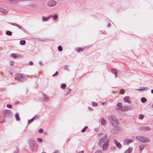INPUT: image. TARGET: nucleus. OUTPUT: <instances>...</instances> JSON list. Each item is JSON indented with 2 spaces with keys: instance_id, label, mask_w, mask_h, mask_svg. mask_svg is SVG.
I'll return each instance as SVG.
<instances>
[{
  "instance_id": "nucleus-1",
  "label": "nucleus",
  "mask_w": 153,
  "mask_h": 153,
  "mask_svg": "<svg viewBox=\"0 0 153 153\" xmlns=\"http://www.w3.org/2000/svg\"><path fill=\"white\" fill-rule=\"evenodd\" d=\"M104 137L101 139L99 142V145L100 146L102 147L104 150H105L108 149V139L107 138L106 134L104 135Z\"/></svg>"
},
{
  "instance_id": "nucleus-2",
  "label": "nucleus",
  "mask_w": 153,
  "mask_h": 153,
  "mask_svg": "<svg viewBox=\"0 0 153 153\" xmlns=\"http://www.w3.org/2000/svg\"><path fill=\"white\" fill-rule=\"evenodd\" d=\"M108 120L109 123L112 126H117L119 123L116 117L113 115H110L108 117Z\"/></svg>"
},
{
  "instance_id": "nucleus-3",
  "label": "nucleus",
  "mask_w": 153,
  "mask_h": 153,
  "mask_svg": "<svg viewBox=\"0 0 153 153\" xmlns=\"http://www.w3.org/2000/svg\"><path fill=\"white\" fill-rule=\"evenodd\" d=\"M136 138L143 143H147L150 142V139L149 138L142 136H137L136 137Z\"/></svg>"
},
{
  "instance_id": "nucleus-4",
  "label": "nucleus",
  "mask_w": 153,
  "mask_h": 153,
  "mask_svg": "<svg viewBox=\"0 0 153 153\" xmlns=\"http://www.w3.org/2000/svg\"><path fill=\"white\" fill-rule=\"evenodd\" d=\"M18 80L20 81H24L27 79V77L24 74H20V73H17L16 74V77Z\"/></svg>"
},
{
  "instance_id": "nucleus-5",
  "label": "nucleus",
  "mask_w": 153,
  "mask_h": 153,
  "mask_svg": "<svg viewBox=\"0 0 153 153\" xmlns=\"http://www.w3.org/2000/svg\"><path fill=\"white\" fill-rule=\"evenodd\" d=\"M28 145L30 150L31 151H33L36 144L34 140L29 139L28 140Z\"/></svg>"
},
{
  "instance_id": "nucleus-6",
  "label": "nucleus",
  "mask_w": 153,
  "mask_h": 153,
  "mask_svg": "<svg viewBox=\"0 0 153 153\" xmlns=\"http://www.w3.org/2000/svg\"><path fill=\"white\" fill-rule=\"evenodd\" d=\"M57 4V2L53 0H51L49 1L47 3V5L49 7H53L56 5Z\"/></svg>"
},
{
  "instance_id": "nucleus-7",
  "label": "nucleus",
  "mask_w": 153,
  "mask_h": 153,
  "mask_svg": "<svg viewBox=\"0 0 153 153\" xmlns=\"http://www.w3.org/2000/svg\"><path fill=\"white\" fill-rule=\"evenodd\" d=\"M3 115L5 117H8L11 115V113L10 110H6L3 112Z\"/></svg>"
},
{
  "instance_id": "nucleus-8",
  "label": "nucleus",
  "mask_w": 153,
  "mask_h": 153,
  "mask_svg": "<svg viewBox=\"0 0 153 153\" xmlns=\"http://www.w3.org/2000/svg\"><path fill=\"white\" fill-rule=\"evenodd\" d=\"M133 141L134 140L133 139H126L124 140L123 144L124 145H128L129 143L133 142Z\"/></svg>"
},
{
  "instance_id": "nucleus-9",
  "label": "nucleus",
  "mask_w": 153,
  "mask_h": 153,
  "mask_svg": "<svg viewBox=\"0 0 153 153\" xmlns=\"http://www.w3.org/2000/svg\"><path fill=\"white\" fill-rule=\"evenodd\" d=\"M139 129L143 131H146L150 130V128L149 126H141L139 128Z\"/></svg>"
},
{
  "instance_id": "nucleus-10",
  "label": "nucleus",
  "mask_w": 153,
  "mask_h": 153,
  "mask_svg": "<svg viewBox=\"0 0 153 153\" xmlns=\"http://www.w3.org/2000/svg\"><path fill=\"white\" fill-rule=\"evenodd\" d=\"M114 127V128L111 130V132L113 134H116L118 132L119 127L117 126Z\"/></svg>"
},
{
  "instance_id": "nucleus-11",
  "label": "nucleus",
  "mask_w": 153,
  "mask_h": 153,
  "mask_svg": "<svg viewBox=\"0 0 153 153\" xmlns=\"http://www.w3.org/2000/svg\"><path fill=\"white\" fill-rule=\"evenodd\" d=\"M116 109L117 110H119L122 111H126L129 110L127 107L123 106H122L121 108H116Z\"/></svg>"
},
{
  "instance_id": "nucleus-12",
  "label": "nucleus",
  "mask_w": 153,
  "mask_h": 153,
  "mask_svg": "<svg viewBox=\"0 0 153 153\" xmlns=\"http://www.w3.org/2000/svg\"><path fill=\"white\" fill-rule=\"evenodd\" d=\"M123 100L125 102H127L129 104L131 103V100H129V97L128 96L124 97L123 99Z\"/></svg>"
},
{
  "instance_id": "nucleus-13",
  "label": "nucleus",
  "mask_w": 153,
  "mask_h": 153,
  "mask_svg": "<svg viewBox=\"0 0 153 153\" xmlns=\"http://www.w3.org/2000/svg\"><path fill=\"white\" fill-rule=\"evenodd\" d=\"M42 94L43 95V97L41 98V100L42 101L45 102L49 100L48 98L47 97H46L44 93H42Z\"/></svg>"
},
{
  "instance_id": "nucleus-14",
  "label": "nucleus",
  "mask_w": 153,
  "mask_h": 153,
  "mask_svg": "<svg viewBox=\"0 0 153 153\" xmlns=\"http://www.w3.org/2000/svg\"><path fill=\"white\" fill-rule=\"evenodd\" d=\"M114 143H115L116 145V146L117 147H118V148H122V146L121 145V144L120 143L117 142L116 140H114Z\"/></svg>"
},
{
  "instance_id": "nucleus-15",
  "label": "nucleus",
  "mask_w": 153,
  "mask_h": 153,
  "mask_svg": "<svg viewBox=\"0 0 153 153\" xmlns=\"http://www.w3.org/2000/svg\"><path fill=\"white\" fill-rule=\"evenodd\" d=\"M71 91V90L68 88H66L65 90V95H67L69 94Z\"/></svg>"
},
{
  "instance_id": "nucleus-16",
  "label": "nucleus",
  "mask_w": 153,
  "mask_h": 153,
  "mask_svg": "<svg viewBox=\"0 0 153 153\" xmlns=\"http://www.w3.org/2000/svg\"><path fill=\"white\" fill-rule=\"evenodd\" d=\"M0 12L5 14L7 13V10L3 8H0Z\"/></svg>"
},
{
  "instance_id": "nucleus-17",
  "label": "nucleus",
  "mask_w": 153,
  "mask_h": 153,
  "mask_svg": "<svg viewBox=\"0 0 153 153\" xmlns=\"http://www.w3.org/2000/svg\"><path fill=\"white\" fill-rule=\"evenodd\" d=\"M133 149L132 148L129 147L128 149L126 150L124 153H130L132 152Z\"/></svg>"
},
{
  "instance_id": "nucleus-18",
  "label": "nucleus",
  "mask_w": 153,
  "mask_h": 153,
  "mask_svg": "<svg viewBox=\"0 0 153 153\" xmlns=\"http://www.w3.org/2000/svg\"><path fill=\"white\" fill-rule=\"evenodd\" d=\"M111 72L115 75V76L116 77H117V71L116 70L114 69H111Z\"/></svg>"
},
{
  "instance_id": "nucleus-19",
  "label": "nucleus",
  "mask_w": 153,
  "mask_h": 153,
  "mask_svg": "<svg viewBox=\"0 0 153 153\" xmlns=\"http://www.w3.org/2000/svg\"><path fill=\"white\" fill-rule=\"evenodd\" d=\"M101 125L104 126L106 125V121L103 118H102L101 120Z\"/></svg>"
},
{
  "instance_id": "nucleus-20",
  "label": "nucleus",
  "mask_w": 153,
  "mask_h": 153,
  "mask_svg": "<svg viewBox=\"0 0 153 153\" xmlns=\"http://www.w3.org/2000/svg\"><path fill=\"white\" fill-rule=\"evenodd\" d=\"M147 88L146 87H141L140 88L135 89L136 90H137L138 91H141L147 89Z\"/></svg>"
},
{
  "instance_id": "nucleus-21",
  "label": "nucleus",
  "mask_w": 153,
  "mask_h": 153,
  "mask_svg": "<svg viewBox=\"0 0 153 153\" xmlns=\"http://www.w3.org/2000/svg\"><path fill=\"white\" fill-rule=\"evenodd\" d=\"M15 118L16 119V120L17 121H19V120H20V118H19V114L18 113H16V114L15 115Z\"/></svg>"
},
{
  "instance_id": "nucleus-22",
  "label": "nucleus",
  "mask_w": 153,
  "mask_h": 153,
  "mask_svg": "<svg viewBox=\"0 0 153 153\" xmlns=\"http://www.w3.org/2000/svg\"><path fill=\"white\" fill-rule=\"evenodd\" d=\"M58 15L57 14H54L53 17V19L54 20H57L58 19Z\"/></svg>"
},
{
  "instance_id": "nucleus-23",
  "label": "nucleus",
  "mask_w": 153,
  "mask_h": 153,
  "mask_svg": "<svg viewBox=\"0 0 153 153\" xmlns=\"http://www.w3.org/2000/svg\"><path fill=\"white\" fill-rule=\"evenodd\" d=\"M26 43V41L25 40H22L20 41V44L21 45H24Z\"/></svg>"
},
{
  "instance_id": "nucleus-24",
  "label": "nucleus",
  "mask_w": 153,
  "mask_h": 153,
  "mask_svg": "<svg viewBox=\"0 0 153 153\" xmlns=\"http://www.w3.org/2000/svg\"><path fill=\"white\" fill-rule=\"evenodd\" d=\"M36 117V115H35L30 120H28V124H30L33 122L34 120V118Z\"/></svg>"
},
{
  "instance_id": "nucleus-25",
  "label": "nucleus",
  "mask_w": 153,
  "mask_h": 153,
  "mask_svg": "<svg viewBox=\"0 0 153 153\" xmlns=\"http://www.w3.org/2000/svg\"><path fill=\"white\" fill-rule=\"evenodd\" d=\"M6 34L7 35L11 36L12 34V33L10 31H7L6 32Z\"/></svg>"
},
{
  "instance_id": "nucleus-26",
  "label": "nucleus",
  "mask_w": 153,
  "mask_h": 153,
  "mask_svg": "<svg viewBox=\"0 0 153 153\" xmlns=\"http://www.w3.org/2000/svg\"><path fill=\"white\" fill-rule=\"evenodd\" d=\"M76 51L78 52L82 51L83 50L82 48H76Z\"/></svg>"
},
{
  "instance_id": "nucleus-27",
  "label": "nucleus",
  "mask_w": 153,
  "mask_h": 153,
  "mask_svg": "<svg viewBox=\"0 0 153 153\" xmlns=\"http://www.w3.org/2000/svg\"><path fill=\"white\" fill-rule=\"evenodd\" d=\"M66 84L65 83H62L61 84V87L62 88L64 89L66 87Z\"/></svg>"
},
{
  "instance_id": "nucleus-28",
  "label": "nucleus",
  "mask_w": 153,
  "mask_h": 153,
  "mask_svg": "<svg viewBox=\"0 0 153 153\" xmlns=\"http://www.w3.org/2000/svg\"><path fill=\"white\" fill-rule=\"evenodd\" d=\"M141 101L142 102L144 103L146 101V99L144 97H142L141 99Z\"/></svg>"
},
{
  "instance_id": "nucleus-29",
  "label": "nucleus",
  "mask_w": 153,
  "mask_h": 153,
  "mask_svg": "<svg viewBox=\"0 0 153 153\" xmlns=\"http://www.w3.org/2000/svg\"><path fill=\"white\" fill-rule=\"evenodd\" d=\"M144 148V146L143 145L140 146L139 149H140V151L141 152L143 150Z\"/></svg>"
},
{
  "instance_id": "nucleus-30",
  "label": "nucleus",
  "mask_w": 153,
  "mask_h": 153,
  "mask_svg": "<svg viewBox=\"0 0 153 153\" xmlns=\"http://www.w3.org/2000/svg\"><path fill=\"white\" fill-rule=\"evenodd\" d=\"M122 104L121 102H119L117 104V106L118 107H117V108H121V107L122 106Z\"/></svg>"
},
{
  "instance_id": "nucleus-31",
  "label": "nucleus",
  "mask_w": 153,
  "mask_h": 153,
  "mask_svg": "<svg viewBox=\"0 0 153 153\" xmlns=\"http://www.w3.org/2000/svg\"><path fill=\"white\" fill-rule=\"evenodd\" d=\"M88 128V127L87 126H85V127L82 130V132H84Z\"/></svg>"
},
{
  "instance_id": "nucleus-32",
  "label": "nucleus",
  "mask_w": 153,
  "mask_h": 153,
  "mask_svg": "<svg viewBox=\"0 0 153 153\" xmlns=\"http://www.w3.org/2000/svg\"><path fill=\"white\" fill-rule=\"evenodd\" d=\"M19 148L16 147V148L15 150L13 151V152L14 153H17L19 152Z\"/></svg>"
},
{
  "instance_id": "nucleus-33",
  "label": "nucleus",
  "mask_w": 153,
  "mask_h": 153,
  "mask_svg": "<svg viewBox=\"0 0 153 153\" xmlns=\"http://www.w3.org/2000/svg\"><path fill=\"white\" fill-rule=\"evenodd\" d=\"M42 19L45 21H47L49 19L48 17H45L44 16L42 17Z\"/></svg>"
},
{
  "instance_id": "nucleus-34",
  "label": "nucleus",
  "mask_w": 153,
  "mask_h": 153,
  "mask_svg": "<svg viewBox=\"0 0 153 153\" xmlns=\"http://www.w3.org/2000/svg\"><path fill=\"white\" fill-rule=\"evenodd\" d=\"M58 50L60 51H62V46H59L58 47Z\"/></svg>"
},
{
  "instance_id": "nucleus-35",
  "label": "nucleus",
  "mask_w": 153,
  "mask_h": 153,
  "mask_svg": "<svg viewBox=\"0 0 153 153\" xmlns=\"http://www.w3.org/2000/svg\"><path fill=\"white\" fill-rule=\"evenodd\" d=\"M8 23L9 24L11 25H12L13 26H17V25H18V24H17L15 23H11V22H9Z\"/></svg>"
},
{
  "instance_id": "nucleus-36",
  "label": "nucleus",
  "mask_w": 153,
  "mask_h": 153,
  "mask_svg": "<svg viewBox=\"0 0 153 153\" xmlns=\"http://www.w3.org/2000/svg\"><path fill=\"white\" fill-rule=\"evenodd\" d=\"M10 56L12 58H15L16 57V56L15 54L13 53L11 54L10 55Z\"/></svg>"
},
{
  "instance_id": "nucleus-37",
  "label": "nucleus",
  "mask_w": 153,
  "mask_h": 153,
  "mask_svg": "<svg viewBox=\"0 0 153 153\" xmlns=\"http://www.w3.org/2000/svg\"><path fill=\"white\" fill-rule=\"evenodd\" d=\"M144 116L143 115L141 114L139 115V118L140 119H143L144 118Z\"/></svg>"
},
{
  "instance_id": "nucleus-38",
  "label": "nucleus",
  "mask_w": 153,
  "mask_h": 153,
  "mask_svg": "<svg viewBox=\"0 0 153 153\" xmlns=\"http://www.w3.org/2000/svg\"><path fill=\"white\" fill-rule=\"evenodd\" d=\"M92 105L93 106H96L97 105V103L95 102H92Z\"/></svg>"
},
{
  "instance_id": "nucleus-39",
  "label": "nucleus",
  "mask_w": 153,
  "mask_h": 153,
  "mask_svg": "<svg viewBox=\"0 0 153 153\" xmlns=\"http://www.w3.org/2000/svg\"><path fill=\"white\" fill-rule=\"evenodd\" d=\"M7 108H12V106L11 105L7 104Z\"/></svg>"
},
{
  "instance_id": "nucleus-40",
  "label": "nucleus",
  "mask_w": 153,
  "mask_h": 153,
  "mask_svg": "<svg viewBox=\"0 0 153 153\" xmlns=\"http://www.w3.org/2000/svg\"><path fill=\"white\" fill-rule=\"evenodd\" d=\"M37 140L38 142H41L42 141V139L41 138H38Z\"/></svg>"
},
{
  "instance_id": "nucleus-41",
  "label": "nucleus",
  "mask_w": 153,
  "mask_h": 153,
  "mask_svg": "<svg viewBox=\"0 0 153 153\" xmlns=\"http://www.w3.org/2000/svg\"><path fill=\"white\" fill-rule=\"evenodd\" d=\"M14 62L13 61H10V65L11 66H12L14 65Z\"/></svg>"
},
{
  "instance_id": "nucleus-42",
  "label": "nucleus",
  "mask_w": 153,
  "mask_h": 153,
  "mask_svg": "<svg viewBox=\"0 0 153 153\" xmlns=\"http://www.w3.org/2000/svg\"><path fill=\"white\" fill-rule=\"evenodd\" d=\"M58 72L56 71V73L54 74H53V77H54L55 76H56V75H57L58 74Z\"/></svg>"
},
{
  "instance_id": "nucleus-43",
  "label": "nucleus",
  "mask_w": 153,
  "mask_h": 153,
  "mask_svg": "<svg viewBox=\"0 0 153 153\" xmlns=\"http://www.w3.org/2000/svg\"><path fill=\"white\" fill-rule=\"evenodd\" d=\"M95 153H102V151L100 150L97 151Z\"/></svg>"
},
{
  "instance_id": "nucleus-44",
  "label": "nucleus",
  "mask_w": 153,
  "mask_h": 153,
  "mask_svg": "<svg viewBox=\"0 0 153 153\" xmlns=\"http://www.w3.org/2000/svg\"><path fill=\"white\" fill-rule=\"evenodd\" d=\"M39 133H42L43 132V130L42 128H40L39 130Z\"/></svg>"
},
{
  "instance_id": "nucleus-45",
  "label": "nucleus",
  "mask_w": 153,
  "mask_h": 153,
  "mask_svg": "<svg viewBox=\"0 0 153 153\" xmlns=\"http://www.w3.org/2000/svg\"><path fill=\"white\" fill-rule=\"evenodd\" d=\"M52 153H59V150H56L55 151Z\"/></svg>"
},
{
  "instance_id": "nucleus-46",
  "label": "nucleus",
  "mask_w": 153,
  "mask_h": 153,
  "mask_svg": "<svg viewBox=\"0 0 153 153\" xmlns=\"http://www.w3.org/2000/svg\"><path fill=\"white\" fill-rule=\"evenodd\" d=\"M29 64L30 65H32L33 64V62L32 61H30L29 62Z\"/></svg>"
},
{
  "instance_id": "nucleus-47",
  "label": "nucleus",
  "mask_w": 153,
  "mask_h": 153,
  "mask_svg": "<svg viewBox=\"0 0 153 153\" xmlns=\"http://www.w3.org/2000/svg\"><path fill=\"white\" fill-rule=\"evenodd\" d=\"M52 16L53 15H50L48 17V19H49L50 18H51Z\"/></svg>"
},
{
  "instance_id": "nucleus-48",
  "label": "nucleus",
  "mask_w": 153,
  "mask_h": 153,
  "mask_svg": "<svg viewBox=\"0 0 153 153\" xmlns=\"http://www.w3.org/2000/svg\"><path fill=\"white\" fill-rule=\"evenodd\" d=\"M88 109L90 110H93L92 108H91V107H88Z\"/></svg>"
},
{
  "instance_id": "nucleus-49",
  "label": "nucleus",
  "mask_w": 153,
  "mask_h": 153,
  "mask_svg": "<svg viewBox=\"0 0 153 153\" xmlns=\"http://www.w3.org/2000/svg\"><path fill=\"white\" fill-rule=\"evenodd\" d=\"M111 24L110 23H109L108 24L107 26L108 27H109L111 26Z\"/></svg>"
},
{
  "instance_id": "nucleus-50",
  "label": "nucleus",
  "mask_w": 153,
  "mask_h": 153,
  "mask_svg": "<svg viewBox=\"0 0 153 153\" xmlns=\"http://www.w3.org/2000/svg\"><path fill=\"white\" fill-rule=\"evenodd\" d=\"M17 27H18L20 29H21V26L19 25H18L17 26Z\"/></svg>"
},
{
  "instance_id": "nucleus-51",
  "label": "nucleus",
  "mask_w": 153,
  "mask_h": 153,
  "mask_svg": "<svg viewBox=\"0 0 153 153\" xmlns=\"http://www.w3.org/2000/svg\"><path fill=\"white\" fill-rule=\"evenodd\" d=\"M39 64L40 65H42V62H39Z\"/></svg>"
},
{
  "instance_id": "nucleus-52",
  "label": "nucleus",
  "mask_w": 153,
  "mask_h": 153,
  "mask_svg": "<svg viewBox=\"0 0 153 153\" xmlns=\"http://www.w3.org/2000/svg\"><path fill=\"white\" fill-rule=\"evenodd\" d=\"M4 122V121H2L1 122H0V123H3Z\"/></svg>"
},
{
  "instance_id": "nucleus-53",
  "label": "nucleus",
  "mask_w": 153,
  "mask_h": 153,
  "mask_svg": "<svg viewBox=\"0 0 153 153\" xmlns=\"http://www.w3.org/2000/svg\"><path fill=\"white\" fill-rule=\"evenodd\" d=\"M151 93L153 94V89L151 91Z\"/></svg>"
},
{
  "instance_id": "nucleus-54",
  "label": "nucleus",
  "mask_w": 153,
  "mask_h": 153,
  "mask_svg": "<svg viewBox=\"0 0 153 153\" xmlns=\"http://www.w3.org/2000/svg\"><path fill=\"white\" fill-rule=\"evenodd\" d=\"M103 32H102V33H103V34H105V31H102Z\"/></svg>"
},
{
  "instance_id": "nucleus-55",
  "label": "nucleus",
  "mask_w": 153,
  "mask_h": 153,
  "mask_svg": "<svg viewBox=\"0 0 153 153\" xmlns=\"http://www.w3.org/2000/svg\"><path fill=\"white\" fill-rule=\"evenodd\" d=\"M103 135V134H99V135Z\"/></svg>"
},
{
  "instance_id": "nucleus-56",
  "label": "nucleus",
  "mask_w": 153,
  "mask_h": 153,
  "mask_svg": "<svg viewBox=\"0 0 153 153\" xmlns=\"http://www.w3.org/2000/svg\"><path fill=\"white\" fill-rule=\"evenodd\" d=\"M152 107L153 108V103L151 105Z\"/></svg>"
},
{
  "instance_id": "nucleus-57",
  "label": "nucleus",
  "mask_w": 153,
  "mask_h": 153,
  "mask_svg": "<svg viewBox=\"0 0 153 153\" xmlns=\"http://www.w3.org/2000/svg\"><path fill=\"white\" fill-rule=\"evenodd\" d=\"M80 152L82 153H83V151H82L81 152Z\"/></svg>"
},
{
  "instance_id": "nucleus-58",
  "label": "nucleus",
  "mask_w": 153,
  "mask_h": 153,
  "mask_svg": "<svg viewBox=\"0 0 153 153\" xmlns=\"http://www.w3.org/2000/svg\"><path fill=\"white\" fill-rule=\"evenodd\" d=\"M104 102H102V105H104Z\"/></svg>"
},
{
  "instance_id": "nucleus-59",
  "label": "nucleus",
  "mask_w": 153,
  "mask_h": 153,
  "mask_svg": "<svg viewBox=\"0 0 153 153\" xmlns=\"http://www.w3.org/2000/svg\"><path fill=\"white\" fill-rule=\"evenodd\" d=\"M10 74H12V73H11L10 72Z\"/></svg>"
},
{
  "instance_id": "nucleus-60",
  "label": "nucleus",
  "mask_w": 153,
  "mask_h": 153,
  "mask_svg": "<svg viewBox=\"0 0 153 153\" xmlns=\"http://www.w3.org/2000/svg\"><path fill=\"white\" fill-rule=\"evenodd\" d=\"M45 153V152H44V153L42 152V153Z\"/></svg>"
}]
</instances>
